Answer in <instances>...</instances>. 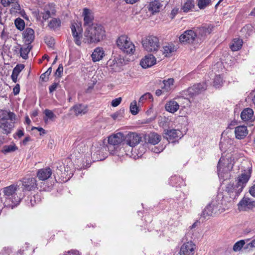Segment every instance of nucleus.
Masks as SVG:
<instances>
[{"instance_id":"nucleus-51","label":"nucleus","mask_w":255,"mask_h":255,"mask_svg":"<svg viewBox=\"0 0 255 255\" xmlns=\"http://www.w3.org/2000/svg\"><path fill=\"white\" fill-rule=\"evenodd\" d=\"M59 86V84L57 83H53L50 87L49 88L50 92H52L56 90L57 87Z\"/></svg>"},{"instance_id":"nucleus-59","label":"nucleus","mask_w":255,"mask_h":255,"mask_svg":"<svg viewBox=\"0 0 255 255\" xmlns=\"http://www.w3.org/2000/svg\"><path fill=\"white\" fill-rule=\"evenodd\" d=\"M126 2L129 4H133L136 3L139 0H125Z\"/></svg>"},{"instance_id":"nucleus-60","label":"nucleus","mask_w":255,"mask_h":255,"mask_svg":"<svg viewBox=\"0 0 255 255\" xmlns=\"http://www.w3.org/2000/svg\"><path fill=\"white\" fill-rule=\"evenodd\" d=\"M30 140V138L29 136L26 137L22 141L23 144H26L27 142Z\"/></svg>"},{"instance_id":"nucleus-15","label":"nucleus","mask_w":255,"mask_h":255,"mask_svg":"<svg viewBox=\"0 0 255 255\" xmlns=\"http://www.w3.org/2000/svg\"><path fill=\"white\" fill-rule=\"evenodd\" d=\"M211 28L208 26H202L196 30L195 32L197 33V42L204 40L207 34H210L211 32Z\"/></svg>"},{"instance_id":"nucleus-8","label":"nucleus","mask_w":255,"mask_h":255,"mask_svg":"<svg viewBox=\"0 0 255 255\" xmlns=\"http://www.w3.org/2000/svg\"><path fill=\"white\" fill-rule=\"evenodd\" d=\"M71 29L75 43L77 45L80 46L81 44L82 28L79 25V24L73 22L71 23Z\"/></svg>"},{"instance_id":"nucleus-61","label":"nucleus","mask_w":255,"mask_h":255,"mask_svg":"<svg viewBox=\"0 0 255 255\" xmlns=\"http://www.w3.org/2000/svg\"><path fill=\"white\" fill-rule=\"evenodd\" d=\"M163 93V90L160 89H157L155 92V94L157 96H159L161 95V94Z\"/></svg>"},{"instance_id":"nucleus-38","label":"nucleus","mask_w":255,"mask_h":255,"mask_svg":"<svg viewBox=\"0 0 255 255\" xmlns=\"http://www.w3.org/2000/svg\"><path fill=\"white\" fill-rule=\"evenodd\" d=\"M130 111L133 115H136L138 112V106H137V102L136 101H133L130 103Z\"/></svg>"},{"instance_id":"nucleus-10","label":"nucleus","mask_w":255,"mask_h":255,"mask_svg":"<svg viewBox=\"0 0 255 255\" xmlns=\"http://www.w3.org/2000/svg\"><path fill=\"white\" fill-rule=\"evenodd\" d=\"M127 146L132 147L138 144L141 140V136L134 132H131L125 136Z\"/></svg>"},{"instance_id":"nucleus-46","label":"nucleus","mask_w":255,"mask_h":255,"mask_svg":"<svg viewBox=\"0 0 255 255\" xmlns=\"http://www.w3.org/2000/svg\"><path fill=\"white\" fill-rule=\"evenodd\" d=\"M192 4L191 2L189 1L186 2L183 7V11L185 12L188 11L192 8Z\"/></svg>"},{"instance_id":"nucleus-54","label":"nucleus","mask_w":255,"mask_h":255,"mask_svg":"<svg viewBox=\"0 0 255 255\" xmlns=\"http://www.w3.org/2000/svg\"><path fill=\"white\" fill-rule=\"evenodd\" d=\"M34 129H37L40 132V135H41L42 134L45 133V132L44 131V130L42 128H35V127H32L31 128V130H32Z\"/></svg>"},{"instance_id":"nucleus-25","label":"nucleus","mask_w":255,"mask_h":255,"mask_svg":"<svg viewBox=\"0 0 255 255\" xmlns=\"http://www.w3.org/2000/svg\"><path fill=\"white\" fill-rule=\"evenodd\" d=\"M254 116L253 110L249 108L245 109L241 114L242 120L245 122L251 121Z\"/></svg>"},{"instance_id":"nucleus-5","label":"nucleus","mask_w":255,"mask_h":255,"mask_svg":"<svg viewBox=\"0 0 255 255\" xmlns=\"http://www.w3.org/2000/svg\"><path fill=\"white\" fill-rule=\"evenodd\" d=\"M118 47L124 52L133 54L135 51V46L130 39L125 35L120 36L117 40Z\"/></svg>"},{"instance_id":"nucleus-18","label":"nucleus","mask_w":255,"mask_h":255,"mask_svg":"<svg viewBox=\"0 0 255 255\" xmlns=\"http://www.w3.org/2000/svg\"><path fill=\"white\" fill-rule=\"evenodd\" d=\"M122 62L121 59H110L107 63V67L113 71H119L121 69Z\"/></svg>"},{"instance_id":"nucleus-16","label":"nucleus","mask_w":255,"mask_h":255,"mask_svg":"<svg viewBox=\"0 0 255 255\" xmlns=\"http://www.w3.org/2000/svg\"><path fill=\"white\" fill-rule=\"evenodd\" d=\"M255 206V202L246 197H244L238 204V208L240 210H246Z\"/></svg>"},{"instance_id":"nucleus-37","label":"nucleus","mask_w":255,"mask_h":255,"mask_svg":"<svg viewBox=\"0 0 255 255\" xmlns=\"http://www.w3.org/2000/svg\"><path fill=\"white\" fill-rule=\"evenodd\" d=\"M48 171L47 169H41L38 170L37 176L40 180H45L47 178Z\"/></svg>"},{"instance_id":"nucleus-31","label":"nucleus","mask_w":255,"mask_h":255,"mask_svg":"<svg viewBox=\"0 0 255 255\" xmlns=\"http://www.w3.org/2000/svg\"><path fill=\"white\" fill-rule=\"evenodd\" d=\"M210 204L214 216L218 215L224 211V209L221 208V205L217 201H212Z\"/></svg>"},{"instance_id":"nucleus-3","label":"nucleus","mask_w":255,"mask_h":255,"mask_svg":"<svg viewBox=\"0 0 255 255\" xmlns=\"http://www.w3.org/2000/svg\"><path fill=\"white\" fill-rule=\"evenodd\" d=\"M0 117V128L5 134L10 133L16 120L15 114L6 111H2Z\"/></svg>"},{"instance_id":"nucleus-53","label":"nucleus","mask_w":255,"mask_h":255,"mask_svg":"<svg viewBox=\"0 0 255 255\" xmlns=\"http://www.w3.org/2000/svg\"><path fill=\"white\" fill-rule=\"evenodd\" d=\"M13 93L15 95H17L20 91L19 85H17L13 89Z\"/></svg>"},{"instance_id":"nucleus-33","label":"nucleus","mask_w":255,"mask_h":255,"mask_svg":"<svg viewBox=\"0 0 255 255\" xmlns=\"http://www.w3.org/2000/svg\"><path fill=\"white\" fill-rule=\"evenodd\" d=\"M24 68V66L23 65H17L13 69V72L11 75V78L14 82H16L17 81V78L19 73L21 72V71Z\"/></svg>"},{"instance_id":"nucleus-9","label":"nucleus","mask_w":255,"mask_h":255,"mask_svg":"<svg viewBox=\"0 0 255 255\" xmlns=\"http://www.w3.org/2000/svg\"><path fill=\"white\" fill-rule=\"evenodd\" d=\"M196 250V246L192 242L184 243L180 248V255H193Z\"/></svg>"},{"instance_id":"nucleus-27","label":"nucleus","mask_w":255,"mask_h":255,"mask_svg":"<svg viewBox=\"0 0 255 255\" xmlns=\"http://www.w3.org/2000/svg\"><path fill=\"white\" fill-rule=\"evenodd\" d=\"M174 80L173 78H169L167 80L163 81V86L161 87L163 93L170 92L173 89Z\"/></svg>"},{"instance_id":"nucleus-52","label":"nucleus","mask_w":255,"mask_h":255,"mask_svg":"<svg viewBox=\"0 0 255 255\" xmlns=\"http://www.w3.org/2000/svg\"><path fill=\"white\" fill-rule=\"evenodd\" d=\"M56 118V116L51 111L49 110V120L54 121Z\"/></svg>"},{"instance_id":"nucleus-21","label":"nucleus","mask_w":255,"mask_h":255,"mask_svg":"<svg viewBox=\"0 0 255 255\" xmlns=\"http://www.w3.org/2000/svg\"><path fill=\"white\" fill-rule=\"evenodd\" d=\"M165 109L168 112L174 113L179 110V105L174 99L171 100L166 103Z\"/></svg>"},{"instance_id":"nucleus-48","label":"nucleus","mask_w":255,"mask_h":255,"mask_svg":"<svg viewBox=\"0 0 255 255\" xmlns=\"http://www.w3.org/2000/svg\"><path fill=\"white\" fill-rule=\"evenodd\" d=\"M16 0H1V4L4 6L9 5L11 3H13Z\"/></svg>"},{"instance_id":"nucleus-24","label":"nucleus","mask_w":255,"mask_h":255,"mask_svg":"<svg viewBox=\"0 0 255 255\" xmlns=\"http://www.w3.org/2000/svg\"><path fill=\"white\" fill-rule=\"evenodd\" d=\"M61 25V21L59 18H52L49 20V29L56 31L59 30Z\"/></svg>"},{"instance_id":"nucleus-44","label":"nucleus","mask_w":255,"mask_h":255,"mask_svg":"<svg viewBox=\"0 0 255 255\" xmlns=\"http://www.w3.org/2000/svg\"><path fill=\"white\" fill-rule=\"evenodd\" d=\"M210 3L211 0H199L198 5L200 9H204Z\"/></svg>"},{"instance_id":"nucleus-29","label":"nucleus","mask_w":255,"mask_h":255,"mask_svg":"<svg viewBox=\"0 0 255 255\" xmlns=\"http://www.w3.org/2000/svg\"><path fill=\"white\" fill-rule=\"evenodd\" d=\"M161 137L160 135L156 133L152 132L148 134L147 141L148 143L155 145L157 144L161 140Z\"/></svg>"},{"instance_id":"nucleus-64","label":"nucleus","mask_w":255,"mask_h":255,"mask_svg":"<svg viewBox=\"0 0 255 255\" xmlns=\"http://www.w3.org/2000/svg\"><path fill=\"white\" fill-rule=\"evenodd\" d=\"M254 247V245L253 244H252V242L247 245V248H252Z\"/></svg>"},{"instance_id":"nucleus-62","label":"nucleus","mask_w":255,"mask_h":255,"mask_svg":"<svg viewBox=\"0 0 255 255\" xmlns=\"http://www.w3.org/2000/svg\"><path fill=\"white\" fill-rule=\"evenodd\" d=\"M152 150L154 152H155V153H159V152H160L162 150V149L161 150H159L157 147H154V148H153L152 149Z\"/></svg>"},{"instance_id":"nucleus-43","label":"nucleus","mask_w":255,"mask_h":255,"mask_svg":"<svg viewBox=\"0 0 255 255\" xmlns=\"http://www.w3.org/2000/svg\"><path fill=\"white\" fill-rule=\"evenodd\" d=\"M31 49V47L29 45H28L26 47H22L20 50V55L24 59L27 57V55Z\"/></svg>"},{"instance_id":"nucleus-23","label":"nucleus","mask_w":255,"mask_h":255,"mask_svg":"<svg viewBox=\"0 0 255 255\" xmlns=\"http://www.w3.org/2000/svg\"><path fill=\"white\" fill-rule=\"evenodd\" d=\"M105 55L104 51L102 48L97 47L93 52L91 57L93 62H97L101 60Z\"/></svg>"},{"instance_id":"nucleus-17","label":"nucleus","mask_w":255,"mask_h":255,"mask_svg":"<svg viewBox=\"0 0 255 255\" xmlns=\"http://www.w3.org/2000/svg\"><path fill=\"white\" fill-rule=\"evenodd\" d=\"M206 89V85L203 83H198L194 85L192 87L188 89V92L191 96H194L199 94Z\"/></svg>"},{"instance_id":"nucleus-39","label":"nucleus","mask_w":255,"mask_h":255,"mask_svg":"<svg viewBox=\"0 0 255 255\" xmlns=\"http://www.w3.org/2000/svg\"><path fill=\"white\" fill-rule=\"evenodd\" d=\"M35 183V180L32 178H29L27 179H25L24 181L23 180L22 182H19L20 183V185H22L26 187L27 188H29L28 187L30 186H33Z\"/></svg>"},{"instance_id":"nucleus-7","label":"nucleus","mask_w":255,"mask_h":255,"mask_svg":"<svg viewBox=\"0 0 255 255\" xmlns=\"http://www.w3.org/2000/svg\"><path fill=\"white\" fill-rule=\"evenodd\" d=\"M176 50L177 47L175 45L172 43H168L163 46L162 50L158 51L156 56L159 58H161V55H163L164 57H170Z\"/></svg>"},{"instance_id":"nucleus-11","label":"nucleus","mask_w":255,"mask_h":255,"mask_svg":"<svg viewBox=\"0 0 255 255\" xmlns=\"http://www.w3.org/2000/svg\"><path fill=\"white\" fill-rule=\"evenodd\" d=\"M125 140V136L123 132H118L113 134L108 137V143L113 145H118L121 144L123 140Z\"/></svg>"},{"instance_id":"nucleus-13","label":"nucleus","mask_w":255,"mask_h":255,"mask_svg":"<svg viewBox=\"0 0 255 255\" xmlns=\"http://www.w3.org/2000/svg\"><path fill=\"white\" fill-rule=\"evenodd\" d=\"M163 134V137L168 140H172L178 137L181 138L182 136V132L179 129H164Z\"/></svg>"},{"instance_id":"nucleus-4","label":"nucleus","mask_w":255,"mask_h":255,"mask_svg":"<svg viewBox=\"0 0 255 255\" xmlns=\"http://www.w3.org/2000/svg\"><path fill=\"white\" fill-rule=\"evenodd\" d=\"M142 43L146 51L155 54L158 53L160 44L157 37L152 35L148 36L142 40Z\"/></svg>"},{"instance_id":"nucleus-35","label":"nucleus","mask_w":255,"mask_h":255,"mask_svg":"<svg viewBox=\"0 0 255 255\" xmlns=\"http://www.w3.org/2000/svg\"><path fill=\"white\" fill-rule=\"evenodd\" d=\"M24 38L27 41H31L34 38V31L31 28L26 29L24 33Z\"/></svg>"},{"instance_id":"nucleus-34","label":"nucleus","mask_w":255,"mask_h":255,"mask_svg":"<svg viewBox=\"0 0 255 255\" xmlns=\"http://www.w3.org/2000/svg\"><path fill=\"white\" fill-rule=\"evenodd\" d=\"M18 149V147L15 145V144L12 143L10 145H5L3 147L2 152L4 153H7L15 151Z\"/></svg>"},{"instance_id":"nucleus-57","label":"nucleus","mask_w":255,"mask_h":255,"mask_svg":"<svg viewBox=\"0 0 255 255\" xmlns=\"http://www.w3.org/2000/svg\"><path fill=\"white\" fill-rule=\"evenodd\" d=\"M55 146V142L54 140L50 139L49 140V147L52 148Z\"/></svg>"},{"instance_id":"nucleus-42","label":"nucleus","mask_w":255,"mask_h":255,"mask_svg":"<svg viewBox=\"0 0 255 255\" xmlns=\"http://www.w3.org/2000/svg\"><path fill=\"white\" fill-rule=\"evenodd\" d=\"M245 242L244 240H241L237 242L233 246V250L235 252H238L241 250L243 246L245 245Z\"/></svg>"},{"instance_id":"nucleus-58","label":"nucleus","mask_w":255,"mask_h":255,"mask_svg":"<svg viewBox=\"0 0 255 255\" xmlns=\"http://www.w3.org/2000/svg\"><path fill=\"white\" fill-rule=\"evenodd\" d=\"M54 44V39L53 38H50L49 40V47H52Z\"/></svg>"},{"instance_id":"nucleus-19","label":"nucleus","mask_w":255,"mask_h":255,"mask_svg":"<svg viewBox=\"0 0 255 255\" xmlns=\"http://www.w3.org/2000/svg\"><path fill=\"white\" fill-rule=\"evenodd\" d=\"M235 134L237 139H244L248 134L247 127L244 126H239L236 127Z\"/></svg>"},{"instance_id":"nucleus-26","label":"nucleus","mask_w":255,"mask_h":255,"mask_svg":"<svg viewBox=\"0 0 255 255\" xmlns=\"http://www.w3.org/2000/svg\"><path fill=\"white\" fill-rule=\"evenodd\" d=\"M162 2L158 0L151 1L149 4V10L151 11L153 13L159 12L163 7Z\"/></svg>"},{"instance_id":"nucleus-20","label":"nucleus","mask_w":255,"mask_h":255,"mask_svg":"<svg viewBox=\"0 0 255 255\" xmlns=\"http://www.w3.org/2000/svg\"><path fill=\"white\" fill-rule=\"evenodd\" d=\"M83 15H84V25L85 26L88 27L91 26L93 23V20L94 19V16L90 10L85 8L83 9Z\"/></svg>"},{"instance_id":"nucleus-47","label":"nucleus","mask_w":255,"mask_h":255,"mask_svg":"<svg viewBox=\"0 0 255 255\" xmlns=\"http://www.w3.org/2000/svg\"><path fill=\"white\" fill-rule=\"evenodd\" d=\"M121 101L122 98L121 97L116 98L112 101L111 105L114 107H117L119 105H120Z\"/></svg>"},{"instance_id":"nucleus-45","label":"nucleus","mask_w":255,"mask_h":255,"mask_svg":"<svg viewBox=\"0 0 255 255\" xmlns=\"http://www.w3.org/2000/svg\"><path fill=\"white\" fill-rule=\"evenodd\" d=\"M222 83V78L220 75H216L214 78V84L216 86L220 85Z\"/></svg>"},{"instance_id":"nucleus-14","label":"nucleus","mask_w":255,"mask_h":255,"mask_svg":"<svg viewBox=\"0 0 255 255\" xmlns=\"http://www.w3.org/2000/svg\"><path fill=\"white\" fill-rule=\"evenodd\" d=\"M156 58L153 55H147L142 58L140 62L141 66L147 68L154 65L156 63Z\"/></svg>"},{"instance_id":"nucleus-55","label":"nucleus","mask_w":255,"mask_h":255,"mask_svg":"<svg viewBox=\"0 0 255 255\" xmlns=\"http://www.w3.org/2000/svg\"><path fill=\"white\" fill-rule=\"evenodd\" d=\"M252 28L251 25H246L241 29V32L244 33L248 30L252 29Z\"/></svg>"},{"instance_id":"nucleus-22","label":"nucleus","mask_w":255,"mask_h":255,"mask_svg":"<svg viewBox=\"0 0 255 255\" xmlns=\"http://www.w3.org/2000/svg\"><path fill=\"white\" fill-rule=\"evenodd\" d=\"M71 110L74 111L76 116H82L87 113L88 107L87 105L78 104L73 106Z\"/></svg>"},{"instance_id":"nucleus-12","label":"nucleus","mask_w":255,"mask_h":255,"mask_svg":"<svg viewBox=\"0 0 255 255\" xmlns=\"http://www.w3.org/2000/svg\"><path fill=\"white\" fill-rule=\"evenodd\" d=\"M232 167L229 165L228 161L224 158H221L217 166L219 176H223L224 173L229 171Z\"/></svg>"},{"instance_id":"nucleus-40","label":"nucleus","mask_w":255,"mask_h":255,"mask_svg":"<svg viewBox=\"0 0 255 255\" xmlns=\"http://www.w3.org/2000/svg\"><path fill=\"white\" fill-rule=\"evenodd\" d=\"M58 8L57 6L54 3L49 4V18L52 15H55Z\"/></svg>"},{"instance_id":"nucleus-56","label":"nucleus","mask_w":255,"mask_h":255,"mask_svg":"<svg viewBox=\"0 0 255 255\" xmlns=\"http://www.w3.org/2000/svg\"><path fill=\"white\" fill-rule=\"evenodd\" d=\"M47 76H48V74H47V72H46L41 75L40 79L43 81H46V79H47Z\"/></svg>"},{"instance_id":"nucleus-6","label":"nucleus","mask_w":255,"mask_h":255,"mask_svg":"<svg viewBox=\"0 0 255 255\" xmlns=\"http://www.w3.org/2000/svg\"><path fill=\"white\" fill-rule=\"evenodd\" d=\"M179 39L181 43H193L197 42V33L193 30H187L180 36Z\"/></svg>"},{"instance_id":"nucleus-28","label":"nucleus","mask_w":255,"mask_h":255,"mask_svg":"<svg viewBox=\"0 0 255 255\" xmlns=\"http://www.w3.org/2000/svg\"><path fill=\"white\" fill-rule=\"evenodd\" d=\"M20 186V183H17L16 185H12L6 187L2 189V192L4 195L9 196L12 195L15 191L17 190L18 187Z\"/></svg>"},{"instance_id":"nucleus-36","label":"nucleus","mask_w":255,"mask_h":255,"mask_svg":"<svg viewBox=\"0 0 255 255\" xmlns=\"http://www.w3.org/2000/svg\"><path fill=\"white\" fill-rule=\"evenodd\" d=\"M147 99L153 100L152 95L150 93H146L140 97L138 102V106Z\"/></svg>"},{"instance_id":"nucleus-1","label":"nucleus","mask_w":255,"mask_h":255,"mask_svg":"<svg viewBox=\"0 0 255 255\" xmlns=\"http://www.w3.org/2000/svg\"><path fill=\"white\" fill-rule=\"evenodd\" d=\"M252 171V167H248L247 170H244L242 171V173L238 176L236 180V182H237L236 185H228L227 189L228 192L230 193V196H234L235 197L239 195L249 180L251 176Z\"/></svg>"},{"instance_id":"nucleus-50","label":"nucleus","mask_w":255,"mask_h":255,"mask_svg":"<svg viewBox=\"0 0 255 255\" xmlns=\"http://www.w3.org/2000/svg\"><path fill=\"white\" fill-rule=\"evenodd\" d=\"M249 192L252 196L255 197V183L250 187Z\"/></svg>"},{"instance_id":"nucleus-2","label":"nucleus","mask_w":255,"mask_h":255,"mask_svg":"<svg viewBox=\"0 0 255 255\" xmlns=\"http://www.w3.org/2000/svg\"><path fill=\"white\" fill-rule=\"evenodd\" d=\"M104 35L105 30L102 25L92 24L86 28L84 41L88 43L98 42L103 38Z\"/></svg>"},{"instance_id":"nucleus-63","label":"nucleus","mask_w":255,"mask_h":255,"mask_svg":"<svg viewBox=\"0 0 255 255\" xmlns=\"http://www.w3.org/2000/svg\"><path fill=\"white\" fill-rule=\"evenodd\" d=\"M23 134V132L21 130H19L17 132V135L19 137H21Z\"/></svg>"},{"instance_id":"nucleus-30","label":"nucleus","mask_w":255,"mask_h":255,"mask_svg":"<svg viewBox=\"0 0 255 255\" xmlns=\"http://www.w3.org/2000/svg\"><path fill=\"white\" fill-rule=\"evenodd\" d=\"M243 45V40L240 38H235L230 44V47L233 51L240 50Z\"/></svg>"},{"instance_id":"nucleus-32","label":"nucleus","mask_w":255,"mask_h":255,"mask_svg":"<svg viewBox=\"0 0 255 255\" xmlns=\"http://www.w3.org/2000/svg\"><path fill=\"white\" fill-rule=\"evenodd\" d=\"M214 216L212 211V208L210 204L208 205L202 211L201 214V218L206 219L209 218L210 216Z\"/></svg>"},{"instance_id":"nucleus-49","label":"nucleus","mask_w":255,"mask_h":255,"mask_svg":"<svg viewBox=\"0 0 255 255\" xmlns=\"http://www.w3.org/2000/svg\"><path fill=\"white\" fill-rule=\"evenodd\" d=\"M63 66L61 65H60L55 73V75L57 76L58 77H60L62 73H63Z\"/></svg>"},{"instance_id":"nucleus-41","label":"nucleus","mask_w":255,"mask_h":255,"mask_svg":"<svg viewBox=\"0 0 255 255\" xmlns=\"http://www.w3.org/2000/svg\"><path fill=\"white\" fill-rule=\"evenodd\" d=\"M15 25L18 29L21 30L24 29L25 23L23 20L18 18H16L15 20Z\"/></svg>"}]
</instances>
